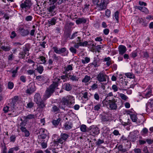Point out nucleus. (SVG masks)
I'll list each match as a JSON object with an SVG mask.
<instances>
[{"label":"nucleus","mask_w":153,"mask_h":153,"mask_svg":"<svg viewBox=\"0 0 153 153\" xmlns=\"http://www.w3.org/2000/svg\"><path fill=\"white\" fill-rule=\"evenodd\" d=\"M61 82L60 78L56 77L54 79L52 83L47 88L44 96V100H46L49 98L55 92L56 88H57L59 84Z\"/></svg>","instance_id":"nucleus-1"},{"label":"nucleus","mask_w":153,"mask_h":153,"mask_svg":"<svg viewBox=\"0 0 153 153\" xmlns=\"http://www.w3.org/2000/svg\"><path fill=\"white\" fill-rule=\"evenodd\" d=\"M75 103L74 98L70 95L66 97L63 98L59 105V108L64 109L65 106H62L61 104L64 106L66 105L69 108H71L72 105Z\"/></svg>","instance_id":"nucleus-2"},{"label":"nucleus","mask_w":153,"mask_h":153,"mask_svg":"<svg viewBox=\"0 0 153 153\" xmlns=\"http://www.w3.org/2000/svg\"><path fill=\"white\" fill-rule=\"evenodd\" d=\"M109 3V0H101L97 4H94L96 5V9L98 11L104 10L106 9L107 4Z\"/></svg>","instance_id":"nucleus-3"},{"label":"nucleus","mask_w":153,"mask_h":153,"mask_svg":"<svg viewBox=\"0 0 153 153\" xmlns=\"http://www.w3.org/2000/svg\"><path fill=\"white\" fill-rule=\"evenodd\" d=\"M32 4L30 0H26L22 2L20 5L21 8L23 10H25V11L27 14L31 12V10L30 9V8Z\"/></svg>","instance_id":"nucleus-4"},{"label":"nucleus","mask_w":153,"mask_h":153,"mask_svg":"<svg viewBox=\"0 0 153 153\" xmlns=\"http://www.w3.org/2000/svg\"><path fill=\"white\" fill-rule=\"evenodd\" d=\"M108 102L107 104V106L111 110H116L117 108V105L116 103V101L112 98L111 100H108Z\"/></svg>","instance_id":"nucleus-5"},{"label":"nucleus","mask_w":153,"mask_h":153,"mask_svg":"<svg viewBox=\"0 0 153 153\" xmlns=\"http://www.w3.org/2000/svg\"><path fill=\"white\" fill-rule=\"evenodd\" d=\"M89 132L91 134L95 135L98 134L100 133V129L97 126H92L89 128Z\"/></svg>","instance_id":"nucleus-6"},{"label":"nucleus","mask_w":153,"mask_h":153,"mask_svg":"<svg viewBox=\"0 0 153 153\" xmlns=\"http://www.w3.org/2000/svg\"><path fill=\"white\" fill-rule=\"evenodd\" d=\"M101 122L104 125H106L111 120V117L108 114L102 115L101 117Z\"/></svg>","instance_id":"nucleus-7"},{"label":"nucleus","mask_w":153,"mask_h":153,"mask_svg":"<svg viewBox=\"0 0 153 153\" xmlns=\"http://www.w3.org/2000/svg\"><path fill=\"white\" fill-rule=\"evenodd\" d=\"M38 133L39 134L38 137L39 138L45 139L46 138L48 134L47 130L43 128H41L38 130Z\"/></svg>","instance_id":"nucleus-8"},{"label":"nucleus","mask_w":153,"mask_h":153,"mask_svg":"<svg viewBox=\"0 0 153 153\" xmlns=\"http://www.w3.org/2000/svg\"><path fill=\"white\" fill-rule=\"evenodd\" d=\"M108 76L102 72H100L99 74L97 75L96 78L97 79L99 82H105L106 81V78Z\"/></svg>","instance_id":"nucleus-9"},{"label":"nucleus","mask_w":153,"mask_h":153,"mask_svg":"<svg viewBox=\"0 0 153 153\" xmlns=\"http://www.w3.org/2000/svg\"><path fill=\"white\" fill-rule=\"evenodd\" d=\"M65 141L61 137L58 138L56 140H54L50 143V146H58L59 143L62 144H64Z\"/></svg>","instance_id":"nucleus-10"},{"label":"nucleus","mask_w":153,"mask_h":153,"mask_svg":"<svg viewBox=\"0 0 153 153\" xmlns=\"http://www.w3.org/2000/svg\"><path fill=\"white\" fill-rule=\"evenodd\" d=\"M18 30L20 34L23 36L28 35L29 33V31L27 29H24L23 27H19Z\"/></svg>","instance_id":"nucleus-11"},{"label":"nucleus","mask_w":153,"mask_h":153,"mask_svg":"<svg viewBox=\"0 0 153 153\" xmlns=\"http://www.w3.org/2000/svg\"><path fill=\"white\" fill-rule=\"evenodd\" d=\"M52 49L53 50L54 52L57 54H61L62 53L65 52L66 51V49L65 48H61L58 49V48L56 47H54L52 48Z\"/></svg>","instance_id":"nucleus-12"},{"label":"nucleus","mask_w":153,"mask_h":153,"mask_svg":"<svg viewBox=\"0 0 153 153\" xmlns=\"http://www.w3.org/2000/svg\"><path fill=\"white\" fill-rule=\"evenodd\" d=\"M146 110H153V99H150L146 104Z\"/></svg>","instance_id":"nucleus-13"},{"label":"nucleus","mask_w":153,"mask_h":153,"mask_svg":"<svg viewBox=\"0 0 153 153\" xmlns=\"http://www.w3.org/2000/svg\"><path fill=\"white\" fill-rule=\"evenodd\" d=\"M73 123L70 121L65 122L63 127V129L65 130H68L71 129L73 127Z\"/></svg>","instance_id":"nucleus-14"},{"label":"nucleus","mask_w":153,"mask_h":153,"mask_svg":"<svg viewBox=\"0 0 153 153\" xmlns=\"http://www.w3.org/2000/svg\"><path fill=\"white\" fill-rule=\"evenodd\" d=\"M100 59L98 58V56L95 57L94 58L93 62L92 63V65L94 66L95 68L97 67L100 65Z\"/></svg>","instance_id":"nucleus-15"},{"label":"nucleus","mask_w":153,"mask_h":153,"mask_svg":"<svg viewBox=\"0 0 153 153\" xmlns=\"http://www.w3.org/2000/svg\"><path fill=\"white\" fill-rule=\"evenodd\" d=\"M152 90L150 89H146L145 93L142 94V96L144 98H148L152 95Z\"/></svg>","instance_id":"nucleus-16"},{"label":"nucleus","mask_w":153,"mask_h":153,"mask_svg":"<svg viewBox=\"0 0 153 153\" xmlns=\"http://www.w3.org/2000/svg\"><path fill=\"white\" fill-rule=\"evenodd\" d=\"M53 61L54 59H53L51 57L49 58L47 62V64H48V65L47 67V70H50L53 68Z\"/></svg>","instance_id":"nucleus-17"},{"label":"nucleus","mask_w":153,"mask_h":153,"mask_svg":"<svg viewBox=\"0 0 153 153\" xmlns=\"http://www.w3.org/2000/svg\"><path fill=\"white\" fill-rule=\"evenodd\" d=\"M72 30L71 29L69 28L66 30L65 31L64 33V35L65 37L67 39H71V33Z\"/></svg>","instance_id":"nucleus-18"},{"label":"nucleus","mask_w":153,"mask_h":153,"mask_svg":"<svg viewBox=\"0 0 153 153\" xmlns=\"http://www.w3.org/2000/svg\"><path fill=\"white\" fill-rule=\"evenodd\" d=\"M63 89L67 91H70L72 89V85L68 83H65L62 85Z\"/></svg>","instance_id":"nucleus-19"},{"label":"nucleus","mask_w":153,"mask_h":153,"mask_svg":"<svg viewBox=\"0 0 153 153\" xmlns=\"http://www.w3.org/2000/svg\"><path fill=\"white\" fill-rule=\"evenodd\" d=\"M138 21L142 26L145 27L147 26L148 23V21H147L145 18H139Z\"/></svg>","instance_id":"nucleus-20"},{"label":"nucleus","mask_w":153,"mask_h":153,"mask_svg":"<svg viewBox=\"0 0 153 153\" xmlns=\"http://www.w3.org/2000/svg\"><path fill=\"white\" fill-rule=\"evenodd\" d=\"M119 54L121 55H123L127 50L126 47L123 45H120L119 48Z\"/></svg>","instance_id":"nucleus-21"},{"label":"nucleus","mask_w":153,"mask_h":153,"mask_svg":"<svg viewBox=\"0 0 153 153\" xmlns=\"http://www.w3.org/2000/svg\"><path fill=\"white\" fill-rule=\"evenodd\" d=\"M57 18L56 17H54L49 19L48 21V23L49 26L53 25H55Z\"/></svg>","instance_id":"nucleus-22"},{"label":"nucleus","mask_w":153,"mask_h":153,"mask_svg":"<svg viewBox=\"0 0 153 153\" xmlns=\"http://www.w3.org/2000/svg\"><path fill=\"white\" fill-rule=\"evenodd\" d=\"M34 101L36 103L38 104L39 102L42 100L40 95L39 93H37L35 94L34 96Z\"/></svg>","instance_id":"nucleus-23"},{"label":"nucleus","mask_w":153,"mask_h":153,"mask_svg":"<svg viewBox=\"0 0 153 153\" xmlns=\"http://www.w3.org/2000/svg\"><path fill=\"white\" fill-rule=\"evenodd\" d=\"M87 20L85 19L83 17L81 18H78L76 20V23L77 25L80 24H85L86 23Z\"/></svg>","instance_id":"nucleus-24"},{"label":"nucleus","mask_w":153,"mask_h":153,"mask_svg":"<svg viewBox=\"0 0 153 153\" xmlns=\"http://www.w3.org/2000/svg\"><path fill=\"white\" fill-rule=\"evenodd\" d=\"M35 115L33 114H29L27 116H24L23 117L24 119L26 122L28 121L29 120H31L35 118Z\"/></svg>","instance_id":"nucleus-25"},{"label":"nucleus","mask_w":153,"mask_h":153,"mask_svg":"<svg viewBox=\"0 0 153 153\" xmlns=\"http://www.w3.org/2000/svg\"><path fill=\"white\" fill-rule=\"evenodd\" d=\"M20 129L25 134V137H28L30 135L29 131H28L25 127H20Z\"/></svg>","instance_id":"nucleus-26"},{"label":"nucleus","mask_w":153,"mask_h":153,"mask_svg":"<svg viewBox=\"0 0 153 153\" xmlns=\"http://www.w3.org/2000/svg\"><path fill=\"white\" fill-rule=\"evenodd\" d=\"M55 7V6L54 5H53L52 6L50 7L49 8V11L50 12L49 14H51L52 16L55 15L56 13L55 11H54Z\"/></svg>","instance_id":"nucleus-27"},{"label":"nucleus","mask_w":153,"mask_h":153,"mask_svg":"<svg viewBox=\"0 0 153 153\" xmlns=\"http://www.w3.org/2000/svg\"><path fill=\"white\" fill-rule=\"evenodd\" d=\"M0 48L3 51L5 52L8 51L11 49V47L10 45L8 46L2 45Z\"/></svg>","instance_id":"nucleus-28"},{"label":"nucleus","mask_w":153,"mask_h":153,"mask_svg":"<svg viewBox=\"0 0 153 153\" xmlns=\"http://www.w3.org/2000/svg\"><path fill=\"white\" fill-rule=\"evenodd\" d=\"M104 61L106 62V64L107 67H109L112 64L111 59L109 57L105 58L104 59Z\"/></svg>","instance_id":"nucleus-29"},{"label":"nucleus","mask_w":153,"mask_h":153,"mask_svg":"<svg viewBox=\"0 0 153 153\" xmlns=\"http://www.w3.org/2000/svg\"><path fill=\"white\" fill-rule=\"evenodd\" d=\"M137 138V137L135 134H131L128 136L129 140L132 142H134Z\"/></svg>","instance_id":"nucleus-30"},{"label":"nucleus","mask_w":153,"mask_h":153,"mask_svg":"<svg viewBox=\"0 0 153 153\" xmlns=\"http://www.w3.org/2000/svg\"><path fill=\"white\" fill-rule=\"evenodd\" d=\"M19 149V147L18 146L10 148L9 149L8 153H14V151H17Z\"/></svg>","instance_id":"nucleus-31"},{"label":"nucleus","mask_w":153,"mask_h":153,"mask_svg":"<svg viewBox=\"0 0 153 153\" xmlns=\"http://www.w3.org/2000/svg\"><path fill=\"white\" fill-rule=\"evenodd\" d=\"M69 137V136L68 134L65 133H62L60 135V137L65 141H66Z\"/></svg>","instance_id":"nucleus-32"},{"label":"nucleus","mask_w":153,"mask_h":153,"mask_svg":"<svg viewBox=\"0 0 153 153\" xmlns=\"http://www.w3.org/2000/svg\"><path fill=\"white\" fill-rule=\"evenodd\" d=\"M118 149L119 151L124 152H127L128 150V149L126 148H123V146L121 145H120L118 146Z\"/></svg>","instance_id":"nucleus-33"},{"label":"nucleus","mask_w":153,"mask_h":153,"mask_svg":"<svg viewBox=\"0 0 153 153\" xmlns=\"http://www.w3.org/2000/svg\"><path fill=\"white\" fill-rule=\"evenodd\" d=\"M102 132L104 134L109 133L110 131L109 128L106 126H104L102 128Z\"/></svg>","instance_id":"nucleus-34"},{"label":"nucleus","mask_w":153,"mask_h":153,"mask_svg":"<svg viewBox=\"0 0 153 153\" xmlns=\"http://www.w3.org/2000/svg\"><path fill=\"white\" fill-rule=\"evenodd\" d=\"M53 57L54 60L58 62L60 61L62 59V58L60 56H57L55 54H53Z\"/></svg>","instance_id":"nucleus-35"},{"label":"nucleus","mask_w":153,"mask_h":153,"mask_svg":"<svg viewBox=\"0 0 153 153\" xmlns=\"http://www.w3.org/2000/svg\"><path fill=\"white\" fill-rule=\"evenodd\" d=\"M130 116L133 122L137 123V121L138 119L136 115L134 114H131Z\"/></svg>","instance_id":"nucleus-36"},{"label":"nucleus","mask_w":153,"mask_h":153,"mask_svg":"<svg viewBox=\"0 0 153 153\" xmlns=\"http://www.w3.org/2000/svg\"><path fill=\"white\" fill-rule=\"evenodd\" d=\"M36 70L38 72L41 74L44 71V68L42 65H40L39 66L37 67Z\"/></svg>","instance_id":"nucleus-37"},{"label":"nucleus","mask_w":153,"mask_h":153,"mask_svg":"<svg viewBox=\"0 0 153 153\" xmlns=\"http://www.w3.org/2000/svg\"><path fill=\"white\" fill-rule=\"evenodd\" d=\"M52 111L54 112L58 113L59 112L60 110L58 107L55 105L53 106Z\"/></svg>","instance_id":"nucleus-38"},{"label":"nucleus","mask_w":153,"mask_h":153,"mask_svg":"<svg viewBox=\"0 0 153 153\" xmlns=\"http://www.w3.org/2000/svg\"><path fill=\"white\" fill-rule=\"evenodd\" d=\"M91 79V77L86 75L85 76L84 78L82 79V82L86 83L88 82Z\"/></svg>","instance_id":"nucleus-39"},{"label":"nucleus","mask_w":153,"mask_h":153,"mask_svg":"<svg viewBox=\"0 0 153 153\" xmlns=\"http://www.w3.org/2000/svg\"><path fill=\"white\" fill-rule=\"evenodd\" d=\"M125 75L128 78H134L135 77V76L132 73H127L125 74Z\"/></svg>","instance_id":"nucleus-40"},{"label":"nucleus","mask_w":153,"mask_h":153,"mask_svg":"<svg viewBox=\"0 0 153 153\" xmlns=\"http://www.w3.org/2000/svg\"><path fill=\"white\" fill-rule=\"evenodd\" d=\"M42 62L41 64H45L46 63V58L43 56H41L38 58Z\"/></svg>","instance_id":"nucleus-41"},{"label":"nucleus","mask_w":153,"mask_h":153,"mask_svg":"<svg viewBox=\"0 0 153 153\" xmlns=\"http://www.w3.org/2000/svg\"><path fill=\"white\" fill-rule=\"evenodd\" d=\"M119 12L118 11H116L115 13H114V18L116 20V21L118 23L119 22Z\"/></svg>","instance_id":"nucleus-42"},{"label":"nucleus","mask_w":153,"mask_h":153,"mask_svg":"<svg viewBox=\"0 0 153 153\" xmlns=\"http://www.w3.org/2000/svg\"><path fill=\"white\" fill-rule=\"evenodd\" d=\"M61 120V119L60 118H59L56 119V120H53L52 121V123L55 126H57Z\"/></svg>","instance_id":"nucleus-43"},{"label":"nucleus","mask_w":153,"mask_h":153,"mask_svg":"<svg viewBox=\"0 0 153 153\" xmlns=\"http://www.w3.org/2000/svg\"><path fill=\"white\" fill-rule=\"evenodd\" d=\"M38 104H39V108L41 109H43L45 106L44 102L42 100L40 101V102H39Z\"/></svg>","instance_id":"nucleus-44"},{"label":"nucleus","mask_w":153,"mask_h":153,"mask_svg":"<svg viewBox=\"0 0 153 153\" xmlns=\"http://www.w3.org/2000/svg\"><path fill=\"white\" fill-rule=\"evenodd\" d=\"M19 68V67H17L16 68V69L15 70H13L12 71V73L13 74L12 75V77H15L16 76V74L18 72V70Z\"/></svg>","instance_id":"nucleus-45"},{"label":"nucleus","mask_w":153,"mask_h":153,"mask_svg":"<svg viewBox=\"0 0 153 153\" xmlns=\"http://www.w3.org/2000/svg\"><path fill=\"white\" fill-rule=\"evenodd\" d=\"M86 126L84 124L81 125L80 126V129L81 131L85 132L86 131L87 129Z\"/></svg>","instance_id":"nucleus-46"},{"label":"nucleus","mask_w":153,"mask_h":153,"mask_svg":"<svg viewBox=\"0 0 153 153\" xmlns=\"http://www.w3.org/2000/svg\"><path fill=\"white\" fill-rule=\"evenodd\" d=\"M101 106V104L100 103H98L94 107V109L95 111H98L100 110Z\"/></svg>","instance_id":"nucleus-47"},{"label":"nucleus","mask_w":153,"mask_h":153,"mask_svg":"<svg viewBox=\"0 0 153 153\" xmlns=\"http://www.w3.org/2000/svg\"><path fill=\"white\" fill-rule=\"evenodd\" d=\"M90 59L89 58L86 57L85 58V60H82V62L83 64H85V63H88L90 62Z\"/></svg>","instance_id":"nucleus-48"},{"label":"nucleus","mask_w":153,"mask_h":153,"mask_svg":"<svg viewBox=\"0 0 153 153\" xmlns=\"http://www.w3.org/2000/svg\"><path fill=\"white\" fill-rule=\"evenodd\" d=\"M113 96V94L112 93V92H110L107 94L105 99L108 101L109 100H111V99L112 98H111L110 99V97H112Z\"/></svg>","instance_id":"nucleus-49"},{"label":"nucleus","mask_w":153,"mask_h":153,"mask_svg":"<svg viewBox=\"0 0 153 153\" xmlns=\"http://www.w3.org/2000/svg\"><path fill=\"white\" fill-rule=\"evenodd\" d=\"M73 65H67V66L65 68V71H70L72 70L73 67H72Z\"/></svg>","instance_id":"nucleus-50"},{"label":"nucleus","mask_w":153,"mask_h":153,"mask_svg":"<svg viewBox=\"0 0 153 153\" xmlns=\"http://www.w3.org/2000/svg\"><path fill=\"white\" fill-rule=\"evenodd\" d=\"M98 88V85L96 83L93 84L91 86L90 89L94 90Z\"/></svg>","instance_id":"nucleus-51"},{"label":"nucleus","mask_w":153,"mask_h":153,"mask_svg":"<svg viewBox=\"0 0 153 153\" xmlns=\"http://www.w3.org/2000/svg\"><path fill=\"white\" fill-rule=\"evenodd\" d=\"M137 53L136 51H133L130 55L131 57L134 58L137 56Z\"/></svg>","instance_id":"nucleus-52"},{"label":"nucleus","mask_w":153,"mask_h":153,"mask_svg":"<svg viewBox=\"0 0 153 153\" xmlns=\"http://www.w3.org/2000/svg\"><path fill=\"white\" fill-rule=\"evenodd\" d=\"M14 87V84L12 82H9L8 84V88L10 89H11L13 88Z\"/></svg>","instance_id":"nucleus-53"},{"label":"nucleus","mask_w":153,"mask_h":153,"mask_svg":"<svg viewBox=\"0 0 153 153\" xmlns=\"http://www.w3.org/2000/svg\"><path fill=\"white\" fill-rule=\"evenodd\" d=\"M125 143L126 144V149H128V150L129 149L131 148V142L129 140H128L127 141H126V143Z\"/></svg>","instance_id":"nucleus-54"},{"label":"nucleus","mask_w":153,"mask_h":153,"mask_svg":"<svg viewBox=\"0 0 153 153\" xmlns=\"http://www.w3.org/2000/svg\"><path fill=\"white\" fill-rule=\"evenodd\" d=\"M79 78L73 75H71L70 78V79L72 81H78Z\"/></svg>","instance_id":"nucleus-55"},{"label":"nucleus","mask_w":153,"mask_h":153,"mask_svg":"<svg viewBox=\"0 0 153 153\" xmlns=\"http://www.w3.org/2000/svg\"><path fill=\"white\" fill-rule=\"evenodd\" d=\"M111 12L109 9H107L105 11V15L108 18H109L111 16Z\"/></svg>","instance_id":"nucleus-56"},{"label":"nucleus","mask_w":153,"mask_h":153,"mask_svg":"<svg viewBox=\"0 0 153 153\" xmlns=\"http://www.w3.org/2000/svg\"><path fill=\"white\" fill-rule=\"evenodd\" d=\"M34 104V103L32 102H29L27 104V108H31L33 106Z\"/></svg>","instance_id":"nucleus-57"},{"label":"nucleus","mask_w":153,"mask_h":153,"mask_svg":"<svg viewBox=\"0 0 153 153\" xmlns=\"http://www.w3.org/2000/svg\"><path fill=\"white\" fill-rule=\"evenodd\" d=\"M104 143V141L100 139H98L97 141L96 142V144L98 146H100L101 144Z\"/></svg>","instance_id":"nucleus-58"},{"label":"nucleus","mask_w":153,"mask_h":153,"mask_svg":"<svg viewBox=\"0 0 153 153\" xmlns=\"http://www.w3.org/2000/svg\"><path fill=\"white\" fill-rule=\"evenodd\" d=\"M20 80L23 83L26 82V77L24 75L21 76L19 78Z\"/></svg>","instance_id":"nucleus-59"},{"label":"nucleus","mask_w":153,"mask_h":153,"mask_svg":"<svg viewBox=\"0 0 153 153\" xmlns=\"http://www.w3.org/2000/svg\"><path fill=\"white\" fill-rule=\"evenodd\" d=\"M69 50L73 54H76V50L73 47H71L69 49Z\"/></svg>","instance_id":"nucleus-60"},{"label":"nucleus","mask_w":153,"mask_h":153,"mask_svg":"<svg viewBox=\"0 0 153 153\" xmlns=\"http://www.w3.org/2000/svg\"><path fill=\"white\" fill-rule=\"evenodd\" d=\"M33 19V17L30 15L28 16L25 18V20L27 22L31 21Z\"/></svg>","instance_id":"nucleus-61"},{"label":"nucleus","mask_w":153,"mask_h":153,"mask_svg":"<svg viewBox=\"0 0 153 153\" xmlns=\"http://www.w3.org/2000/svg\"><path fill=\"white\" fill-rule=\"evenodd\" d=\"M28 88L30 90V91H32L33 92H34L36 90L35 86L34 85H30Z\"/></svg>","instance_id":"nucleus-62"},{"label":"nucleus","mask_w":153,"mask_h":153,"mask_svg":"<svg viewBox=\"0 0 153 153\" xmlns=\"http://www.w3.org/2000/svg\"><path fill=\"white\" fill-rule=\"evenodd\" d=\"M120 97L122 99L124 100H126L128 98V97L126 95L122 93L120 94Z\"/></svg>","instance_id":"nucleus-63"},{"label":"nucleus","mask_w":153,"mask_h":153,"mask_svg":"<svg viewBox=\"0 0 153 153\" xmlns=\"http://www.w3.org/2000/svg\"><path fill=\"white\" fill-rule=\"evenodd\" d=\"M1 153H8L7 151V148L6 146H4L1 150Z\"/></svg>","instance_id":"nucleus-64"}]
</instances>
